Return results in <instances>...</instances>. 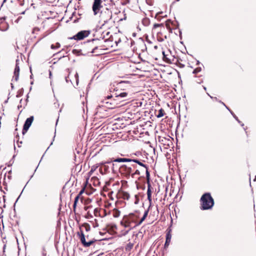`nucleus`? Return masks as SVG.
I'll return each instance as SVG.
<instances>
[{"instance_id": "obj_1", "label": "nucleus", "mask_w": 256, "mask_h": 256, "mask_svg": "<svg viewBox=\"0 0 256 256\" xmlns=\"http://www.w3.org/2000/svg\"><path fill=\"white\" fill-rule=\"evenodd\" d=\"M123 83L124 82H121L116 84V86H114L110 88V92L116 97L115 100L118 101L120 104L131 99V95L126 90L121 88V84Z\"/></svg>"}, {"instance_id": "obj_2", "label": "nucleus", "mask_w": 256, "mask_h": 256, "mask_svg": "<svg viewBox=\"0 0 256 256\" xmlns=\"http://www.w3.org/2000/svg\"><path fill=\"white\" fill-rule=\"evenodd\" d=\"M138 216L134 214H130L128 216H125L120 224L126 228H128L125 234H127L132 229L136 228L139 225H137L138 222L137 220Z\"/></svg>"}, {"instance_id": "obj_3", "label": "nucleus", "mask_w": 256, "mask_h": 256, "mask_svg": "<svg viewBox=\"0 0 256 256\" xmlns=\"http://www.w3.org/2000/svg\"><path fill=\"white\" fill-rule=\"evenodd\" d=\"M202 210L211 209L214 205V200L209 192L205 193L200 198Z\"/></svg>"}, {"instance_id": "obj_4", "label": "nucleus", "mask_w": 256, "mask_h": 256, "mask_svg": "<svg viewBox=\"0 0 256 256\" xmlns=\"http://www.w3.org/2000/svg\"><path fill=\"white\" fill-rule=\"evenodd\" d=\"M115 100L116 97L114 96V94H112L106 97L101 102L102 104H105V106L107 108L112 109L118 107L120 104L118 101Z\"/></svg>"}, {"instance_id": "obj_5", "label": "nucleus", "mask_w": 256, "mask_h": 256, "mask_svg": "<svg viewBox=\"0 0 256 256\" xmlns=\"http://www.w3.org/2000/svg\"><path fill=\"white\" fill-rule=\"evenodd\" d=\"M100 14V20L104 22H108L112 18V12L108 8L101 10Z\"/></svg>"}, {"instance_id": "obj_6", "label": "nucleus", "mask_w": 256, "mask_h": 256, "mask_svg": "<svg viewBox=\"0 0 256 256\" xmlns=\"http://www.w3.org/2000/svg\"><path fill=\"white\" fill-rule=\"evenodd\" d=\"M100 40L98 39H92L87 42L88 46L92 47V50L90 52L91 53L96 54V55H99L101 54V52H96V50L99 48L98 46V44ZM100 50H102V46H100Z\"/></svg>"}, {"instance_id": "obj_7", "label": "nucleus", "mask_w": 256, "mask_h": 256, "mask_svg": "<svg viewBox=\"0 0 256 256\" xmlns=\"http://www.w3.org/2000/svg\"><path fill=\"white\" fill-rule=\"evenodd\" d=\"M102 0H94L92 10L94 16L98 14L101 11L100 10L102 8Z\"/></svg>"}, {"instance_id": "obj_8", "label": "nucleus", "mask_w": 256, "mask_h": 256, "mask_svg": "<svg viewBox=\"0 0 256 256\" xmlns=\"http://www.w3.org/2000/svg\"><path fill=\"white\" fill-rule=\"evenodd\" d=\"M78 235L79 236L80 242L82 245L84 247H88L91 246L94 242L96 241V240L92 239L88 240V242H86V238L84 236V234L82 230H80V232H78Z\"/></svg>"}, {"instance_id": "obj_9", "label": "nucleus", "mask_w": 256, "mask_h": 256, "mask_svg": "<svg viewBox=\"0 0 256 256\" xmlns=\"http://www.w3.org/2000/svg\"><path fill=\"white\" fill-rule=\"evenodd\" d=\"M106 108L105 106H99L96 109V114L101 118L107 117L108 114Z\"/></svg>"}, {"instance_id": "obj_10", "label": "nucleus", "mask_w": 256, "mask_h": 256, "mask_svg": "<svg viewBox=\"0 0 256 256\" xmlns=\"http://www.w3.org/2000/svg\"><path fill=\"white\" fill-rule=\"evenodd\" d=\"M90 34L88 30H82L78 32L76 34L71 38V39L75 40H82L88 36Z\"/></svg>"}, {"instance_id": "obj_11", "label": "nucleus", "mask_w": 256, "mask_h": 256, "mask_svg": "<svg viewBox=\"0 0 256 256\" xmlns=\"http://www.w3.org/2000/svg\"><path fill=\"white\" fill-rule=\"evenodd\" d=\"M34 118L33 116H31L30 118H28L25 122L24 124L23 129H22V134H24L28 130L32 124L34 120Z\"/></svg>"}, {"instance_id": "obj_12", "label": "nucleus", "mask_w": 256, "mask_h": 256, "mask_svg": "<svg viewBox=\"0 0 256 256\" xmlns=\"http://www.w3.org/2000/svg\"><path fill=\"white\" fill-rule=\"evenodd\" d=\"M133 162H134L138 164L140 166H143L144 168L146 169V179H147L148 181L150 180V172L148 171V166L142 163L140 160H139L137 159H134Z\"/></svg>"}, {"instance_id": "obj_13", "label": "nucleus", "mask_w": 256, "mask_h": 256, "mask_svg": "<svg viewBox=\"0 0 256 256\" xmlns=\"http://www.w3.org/2000/svg\"><path fill=\"white\" fill-rule=\"evenodd\" d=\"M18 62L19 60H16V67L14 70V76L13 77L14 80L16 82L18 80L19 78L20 66H18Z\"/></svg>"}, {"instance_id": "obj_14", "label": "nucleus", "mask_w": 256, "mask_h": 256, "mask_svg": "<svg viewBox=\"0 0 256 256\" xmlns=\"http://www.w3.org/2000/svg\"><path fill=\"white\" fill-rule=\"evenodd\" d=\"M120 170L122 172L124 170V172L128 174H130L132 172V168L127 166L125 164H124L120 166Z\"/></svg>"}, {"instance_id": "obj_15", "label": "nucleus", "mask_w": 256, "mask_h": 256, "mask_svg": "<svg viewBox=\"0 0 256 256\" xmlns=\"http://www.w3.org/2000/svg\"><path fill=\"white\" fill-rule=\"evenodd\" d=\"M134 159L127 158H118L113 160L114 162H133Z\"/></svg>"}, {"instance_id": "obj_16", "label": "nucleus", "mask_w": 256, "mask_h": 256, "mask_svg": "<svg viewBox=\"0 0 256 256\" xmlns=\"http://www.w3.org/2000/svg\"><path fill=\"white\" fill-rule=\"evenodd\" d=\"M172 230L170 228H168L166 230V241L170 242L171 238H172Z\"/></svg>"}, {"instance_id": "obj_17", "label": "nucleus", "mask_w": 256, "mask_h": 256, "mask_svg": "<svg viewBox=\"0 0 256 256\" xmlns=\"http://www.w3.org/2000/svg\"><path fill=\"white\" fill-rule=\"evenodd\" d=\"M149 209L150 208H148V209L144 212L143 216L142 218L137 223V225L140 226L145 220V219L148 216Z\"/></svg>"}, {"instance_id": "obj_18", "label": "nucleus", "mask_w": 256, "mask_h": 256, "mask_svg": "<svg viewBox=\"0 0 256 256\" xmlns=\"http://www.w3.org/2000/svg\"><path fill=\"white\" fill-rule=\"evenodd\" d=\"M142 24L144 26H148L150 24V20L147 18H144L142 20Z\"/></svg>"}, {"instance_id": "obj_19", "label": "nucleus", "mask_w": 256, "mask_h": 256, "mask_svg": "<svg viewBox=\"0 0 256 256\" xmlns=\"http://www.w3.org/2000/svg\"><path fill=\"white\" fill-rule=\"evenodd\" d=\"M164 114V110L162 108H160L158 112V114H156V117L158 118H161L163 116Z\"/></svg>"}, {"instance_id": "obj_20", "label": "nucleus", "mask_w": 256, "mask_h": 256, "mask_svg": "<svg viewBox=\"0 0 256 256\" xmlns=\"http://www.w3.org/2000/svg\"><path fill=\"white\" fill-rule=\"evenodd\" d=\"M120 212L118 210L115 209L114 210L112 215L114 218H118L120 216Z\"/></svg>"}, {"instance_id": "obj_21", "label": "nucleus", "mask_w": 256, "mask_h": 256, "mask_svg": "<svg viewBox=\"0 0 256 256\" xmlns=\"http://www.w3.org/2000/svg\"><path fill=\"white\" fill-rule=\"evenodd\" d=\"M219 102L221 104H222L224 106H226V108L230 112V114L232 115L233 117L236 119L237 120L238 117L236 116V114L230 110L229 109L228 107H227L226 104L222 102V101L220 100Z\"/></svg>"}, {"instance_id": "obj_22", "label": "nucleus", "mask_w": 256, "mask_h": 256, "mask_svg": "<svg viewBox=\"0 0 256 256\" xmlns=\"http://www.w3.org/2000/svg\"><path fill=\"white\" fill-rule=\"evenodd\" d=\"M152 191L151 190V186L148 181V190H147V196H152Z\"/></svg>"}, {"instance_id": "obj_23", "label": "nucleus", "mask_w": 256, "mask_h": 256, "mask_svg": "<svg viewBox=\"0 0 256 256\" xmlns=\"http://www.w3.org/2000/svg\"><path fill=\"white\" fill-rule=\"evenodd\" d=\"M60 44L58 42H57L55 44H52L50 46V48L54 50V49H56V48H59L60 47Z\"/></svg>"}, {"instance_id": "obj_24", "label": "nucleus", "mask_w": 256, "mask_h": 256, "mask_svg": "<svg viewBox=\"0 0 256 256\" xmlns=\"http://www.w3.org/2000/svg\"><path fill=\"white\" fill-rule=\"evenodd\" d=\"M78 199H79V196H77L75 198H74V205H73V206H74V209L76 208V203L78 202Z\"/></svg>"}, {"instance_id": "obj_25", "label": "nucleus", "mask_w": 256, "mask_h": 256, "mask_svg": "<svg viewBox=\"0 0 256 256\" xmlns=\"http://www.w3.org/2000/svg\"><path fill=\"white\" fill-rule=\"evenodd\" d=\"M202 70V68H201L199 67V68H195L194 71H193V74H198V72H200Z\"/></svg>"}, {"instance_id": "obj_26", "label": "nucleus", "mask_w": 256, "mask_h": 256, "mask_svg": "<svg viewBox=\"0 0 256 256\" xmlns=\"http://www.w3.org/2000/svg\"><path fill=\"white\" fill-rule=\"evenodd\" d=\"M40 30V28H34L33 30H32V33L33 34H38V32Z\"/></svg>"}, {"instance_id": "obj_27", "label": "nucleus", "mask_w": 256, "mask_h": 256, "mask_svg": "<svg viewBox=\"0 0 256 256\" xmlns=\"http://www.w3.org/2000/svg\"><path fill=\"white\" fill-rule=\"evenodd\" d=\"M98 166H94L92 167L91 170L90 172H89L90 174L92 173L96 170L98 168Z\"/></svg>"}, {"instance_id": "obj_28", "label": "nucleus", "mask_w": 256, "mask_h": 256, "mask_svg": "<svg viewBox=\"0 0 256 256\" xmlns=\"http://www.w3.org/2000/svg\"><path fill=\"white\" fill-rule=\"evenodd\" d=\"M74 78H75V79H76V84L78 85V74L77 72H76V74H74Z\"/></svg>"}, {"instance_id": "obj_29", "label": "nucleus", "mask_w": 256, "mask_h": 256, "mask_svg": "<svg viewBox=\"0 0 256 256\" xmlns=\"http://www.w3.org/2000/svg\"><path fill=\"white\" fill-rule=\"evenodd\" d=\"M148 199L150 202V206L148 207V208H150V207L151 206V203H152V196H148Z\"/></svg>"}, {"instance_id": "obj_30", "label": "nucleus", "mask_w": 256, "mask_h": 256, "mask_svg": "<svg viewBox=\"0 0 256 256\" xmlns=\"http://www.w3.org/2000/svg\"><path fill=\"white\" fill-rule=\"evenodd\" d=\"M162 26V24H155L154 25V26H153V28H156L159 26Z\"/></svg>"}, {"instance_id": "obj_31", "label": "nucleus", "mask_w": 256, "mask_h": 256, "mask_svg": "<svg viewBox=\"0 0 256 256\" xmlns=\"http://www.w3.org/2000/svg\"><path fill=\"white\" fill-rule=\"evenodd\" d=\"M20 5L21 6L24 4V0H18Z\"/></svg>"}, {"instance_id": "obj_32", "label": "nucleus", "mask_w": 256, "mask_h": 256, "mask_svg": "<svg viewBox=\"0 0 256 256\" xmlns=\"http://www.w3.org/2000/svg\"><path fill=\"white\" fill-rule=\"evenodd\" d=\"M170 242L166 241L165 244H164V248H168V246L170 245Z\"/></svg>"}, {"instance_id": "obj_33", "label": "nucleus", "mask_w": 256, "mask_h": 256, "mask_svg": "<svg viewBox=\"0 0 256 256\" xmlns=\"http://www.w3.org/2000/svg\"><path fill=\"white\" fill-rule=\"evenodd\" d=\"M136 174V175H140V172L138 170H136V172L134 173L133 175Z\"/></svg>"}, {"instance_id": "obj_34", "label": "nucleus", "mask_w": 256, "mask_h": 256, "mask_svg": "<svg viewBox=\"0 0 256 256\" xmlns=\"http://www.w3.org/2000/svg\"><path fill=\"white\" fill-rule=\"evenodd\" d=\"M207 94H208V96H209L211 98H214V99L215 100H218V98H217L216 97H214H214L212 96H210V95L209 94H208V93H207Z\"/></svg>"}, {"instance_id": "obj_35", "label": "nucleus", "mask_w": 256, "mask_h": 256, "mask_svg": "<svg viewBox=\"0 0 256 256\" xmlns=\"http://www.w3.org/2000/svg\"><path fill=\"white\" fill-rule=\"evenodd\" d=\"M90 226L89 225H88L86 228V231H88V230H90Z\"/></svg>"}, {"instance_id": "obj_36", "label": "nucleus", "mask_w": 256, "mask_h": 256, "mask_svg": "<svg viewBox=\"0 0 256 256\" xmlns=\"http://www.w3.org/2000/svg\"><path fill=\"white\" fill-rule=\"evenodd\" d=\"M124 196H126V197L127 199H128V198H129V194H128V193H126V194H124Z\"/></svg>"}, {"instance_id": "obj_37", "label": "nucleus", "mask_w": 256, "mask_h": 256, "mask_svg": "<svg viewBox=\"0 0 256 256\" xmlns=\"http://www.w3.org/2000/svg\"><path fill=\"white\" fill-rule=\"evenodd\" d=\"M104 168L105 170H106L108 168V166H107L106 165H104Z\"/></svg>"}, {"instance_id": "obj_38", "label": "nucleus", "mask_w": 256, "mask_h": 256, "mask_svg": "<svg viewBox=\"0 0 256 256\" xmlns=\"http://www.w3.org/2000/svg\"><path fill=\"white\" fill-rule=\"evenodd\" d=\"M68 76H66V77L65 78L66 81V82H68Z\"/></svg>"}, {"instance_id": "obj_39", "label": "nucleus", "mask_w": 256, "mask_h": 256, "mask_svg": "<svg viewBox=\"0 0 256 256\" xmlns=\"http://www.w3.org/2000/svg\"><path fill=\"white\" fill-rule=\"evenodd\" d=\"M236 120V121H237L239 124H241V123H242V122H241V121H240V120H238V118H237V120Z\"/></svg>"}, {"instance_id": "obj_40", "label": "nucleus", "mask_w": 256, "mask_h": 256, "mask_svg": "<svg viewBox=\"0 0 256 256\" xmlns=\"http://www.w3.org/2000/svg\"><path fill=\"white\" fill-rule=\"evenodd\" d=\"M236 120V121H237L239 124H241V123H242V122H241V121H240V120H238V118H237V120Z\"/></svg>"}, {"instance_id": "obj_41", "label": "nucleus", "mask_w": 256, "mask_h": 256, "mask_svg": "<svg viewBox=\"0 0 256 256\" xmlns=\"http://www.w3.org/2000/svg\"><path fill=\"white\" fill-rule=\"evenodd\" d=\"M162 12H158V13L156 14V16H158L159 14H162Z\"/></svg>"}, {"instance_id": "obj_42", "label": "nucleus", "mask_w": 256, "mask_h": 256, "mask_svg": "<svg viewBox=\"0 0 256 256\" xmlns=\"http://www.w3.org/2000/svg\"><path fill=\"white\" fill-rule=\"evenodd\" d=\"M164 140H166V138H162V139L161 140V141H162V142H164Z\"/></svg>"}, {"instance_id": "obj_43", "label": "nucleus", "mask_w": 256, "mask_h": 256, "mask_svg": "<svg viewBox=\"0 0 256 256\" xmlns=\"http://www.w3.org/2000/svg\"><path fill=\"white\" fill-rule=\"evenodd\" d=\"M203 88H204V89L205 90H206V87H205L204 86H203Z\"/></svg>"}, {"instance_id": "obj_44", "label": "nucleus", "mask_w": 256, "mask_h": 256, "mask_svg": "<svg viewBox=\"0 0 256 256\" xmlns=\"http://www.w3.org/2000/svg\"><path fill=\"white\" fill-rule=\"evenodd\" d=\"M241 124V126H244V124L243 123H242H242H241V124Z\"/></svg>"}, {"instance_id": "obj_45", "label": "nucleus", "mask_w": 256, "mask_h": 256, "mask_svg": "<svg viewBox=\"0 0 256 256\" xmlns=\"http://www.w3.org/2000/svg\"><path fill=\"white\" fill-rule=\"evenodd\" d=\"M200 64V62L198 60V61L197 62V64Z\"/></svg>"}, {"instance_id": "obj_46", "label": "nucleus", "mask_w": 256, "mask_h": 256, "mask_svg": "<svg viewBox=\"0 0 256 256\" xmlns=\"http://www.w3.org/2000/svg\"><path fill=\"white\" fill-rule=\"evenodd\" d=\"M114 164H112V167H113V168H114Z\"/></svg>"}, {"instance_id": "obj_47", "label": "nucleus", "mask_w": 256, "mask_h": 256, "mask_svg": "<svg viewBox=\"0 0 256 256\" xmlns=\"http://www.w3.org/2000/svg\"><path fill=\"white\" fill-rule=\"evenodd\" d=\"M86 238H87L88 240V239H89V238H88V236H86Z\"/></svg>"}, {"instance_id": "obj_48", "label": "nucleus", "mask_w": 256, "mask_h": 256, "mask_svg": "<svg viewBox=\"0 0 256 256\" xmlns=\"http://www.w3.org/2000/svg\"><path fill=\"white\" fill-rule=\"evenodd\" d=\"M24 14V12H22V14Z\"/></svg>"}, {"instance_id": "obj_49", "label": "nucleus", "mask_w": 256, "mask_h": 256, "mask_svg": "<svg viewBox=\"0 0 256 256\" xmlns=\"http://www.w3.org/2000/svg\"><path fill=\"white\" fill-rule=\"evenodd\" d=\"M162 54H163L164 56H165V55H164V52H162Z\"/></svg>"}, {"instance_id": "obj_50", "label": "nucleus", "mask_w": 256, "mask_h": 256, "mask_svg": "<svg viewBox=\"0 0 256 256\" xmlns=\"http://www.w3.org/2000/svg\"><path fill=\"white\" fill-rule=\"evenodd\" d=\"M50 76L51 75V72H50Z\"/></svg>"}, {"instance_id": "obj_51", "label": "nucleus", "mask_w": 256, "mask_h": 256, "mask_svg": "<svg viewBox=\"0 0 256 256\" xmlns=\"http://www.w3.org/2000/svg\"><path fill=\"white\" fill-rule=\"evenodd\" d=\"M6 1V0H4V2H5Z\"/></svg>"}, {"instance_id": "obj_52", "label": "nucleus", "mask_w": 256, "mask_h": 256, "mask_svg": "<svg viewBox=\"0 0 256 256\" xmlns=\"http://www.w3.org/2000/svg\"><path fill=\"white\" fill-rule=\"evenodd\" d=\"M178 2L180 0H176Z\"/></svg>"}]
</instances>
